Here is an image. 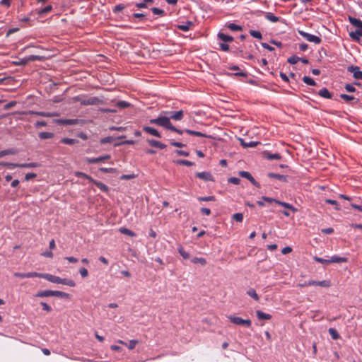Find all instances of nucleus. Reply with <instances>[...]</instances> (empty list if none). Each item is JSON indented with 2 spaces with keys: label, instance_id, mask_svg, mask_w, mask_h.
Here are the masks:
<instances>
[{
  "label": "nucleus",
  "instance_id": "9b49d317",
  "mask_svg": "<svg viewBox=\"0 0 362 362\" xmlns=\"http://www.w3.org/2000/svg\"><path fill=\"white\" fill-rule=\"evenodd\" d=\"M14 276L18 278H33L38 277L39 274L37 272H32L28 273H21V272H15L13 274Z\"/></svg>",
  "mask_w": 362,
  "mask_h": 362
},
{
  "label": "nucleus",
  "instance_id": "72a5a7b5",
  "mask_svg": "<svg viewBox=\"0 0 362 362\" xmlns=\"http://www.w3.org/2000/svg\"><path fill=\"white\" fill-rule=\"evenodd\" d=\"M185 132L190 135L192 136H203V137H207V136L204 134H202L199 132H196L190 129H185Z\"/></svg>",
  "mask_w": 362,
  "mask_h": 362
},
{
  "label": "nucleus",
  "instance_id": "a18cd8bd",
  "mask_svg": "<svg viewBox=\"0 0 362 362\" xmlns=\"http://www.w3.org/2000/svg\"><path fill=\"white\" fill-rule=\"evenodd\" d=\"M325 202L329 204H332L334 206L336 210H339L340 207L339 206L338 202L336 200L327 199L325 200Z\"/></svg>",
  "mask_w": 362,
  "mask_h": 362
},
{
  "label": "nucleus",
  "instance_id": "20e7f679",
  "mask_svg": "<svg viewBox=\"0 0 362 362\" xmlns=\"http://www.w3.org/2000/svg\"><path fill=\"white\" fill-rule=\"evenodd\" d=\"M262 199L264 201H267L268 202H275L277 204L282 206L286 209H290L294 212L297 211V209L295 207H293L291 204L286 203V202H281V201H279V200H276L274 199H272V198H269V197H263Z\"/></svg>",
  "mask_w": 362,
  "mask_h": 362
},
{
  "label": "nucleus",
  "instance_id": "412c9836",
  "mask_svg": "<svg viewBox=\"0 0 362 362\" xmlns=\"http://www.w3.org/2000/svg\"><path fill=\"white\" fill-rule=\"evenodd\" d=\"M40 164L38 163H28L18 164V168H33L40 167Z\"/></svg>",
  "mask_w": 362,
  "mask_h": 362
},
{
  "label": "nucleus",
  "instance_id": "6ab92c4d",
  "mask_svg": "<svg viewBox=\"0 0 362 362\" xmlns=\"http://www.w3.org/2000/svg\"><path fill=\"white\" fill-rule=\"evenodd\" d=\"M256 314L259 320H269L272 318L270 314L263 313L260 310H257Z\"/></svg>",
  "mask_w": 362,
  "mask_h": 362
},
{
  "label": "nucleus",
  "instance_id": "ddd939ff",
  "mask_svg": "<svg viewBox=\"0 0 362 362\" xmlns=\"http://www.w3.org/2000/svg\"><path fill=\"white\" fill-rule=\"evenodd\" d=\"M168 113L170 115V119L171 118L176 121L182 120L184 117L183 110H179V111H176V112H170Z\"/></svg>",
  "mask_w": 362,
  "mask_h": 362
},
{
  "label": "nucleus",
  "instance_id": "680f3d73",
  "mask_svg": "<svg viewBox=\"0 0 362 362\" xmlns=\"http://www.w3.org/2000/svg\"><path fill=\"white\" fill-rule=\"evenodd\" d=\"M240 182V180L238 177H233L228 179V182L233 183L234 185H238Z\"/></svg>",
  "mask_w": 362,
  "mask_h": 362
},
{
  "label": "nucleus",
  "instance_id": "c9c22d12",
  "mask_svg": "<svg viewBox=\"0 0 362 362\" xmlns=\"http://www.w3.org/2000/svg\"><path fill=\"white\" fill-rule=\"evenodd\" d=\"M54 136V134L51 132H40L39 133V137L41 139H51Z\"/></svg>",
  "mask_w": 362,
  "mask_h": 362
},
{
  "label": "nucleus",
  "instance_id": "de8ad7c7",
  "mask_svg": "<svg viewBox=\"0 0 362 362\" xmlns=\"http://www.w3.org/2000/svg\"><path fill=\"white\" fill-rule=\"evenodd\" d=\"M300 58L297 56H292L288 59V62L291 64H295L298 61H300Z\"/></svg>",
  "mask_w": 362,
  "mask_h": 362
},
{
  "label": "nucleus",
  "instance_id": "c756f323",
  "mask_svg": "<svg viewBox=\"0 0 362 362\" xmlns=\"http://www.w3.org/2000/svg\"><path fill=\"white\" fill-rule=\"evenodd\" d=\"M193 25L192 22L187 21L185 25H177V28L182 31H187L189 30L190 27Z\"/></svg>",
  "mask_w": 362,
  "mask_h": 362
},
{
  "label": "nucleus",
  "instance_id": "09e8293b",
  "mask_svg": "<svg viewBox=\"0 0 362 362\" xmlns=\"http://www.w3.org/2000/svg\"><path fill=\"white\" fill-rule=\"evenodd\" d=\"M139 343V341L138 340H136V339H132V340H130L129 344H127V346L129 349H134L135 348V346L136 344Z\"/></svg>",
  "mask_w": 362,
  "mask_h": 362
},
{
  "label": "nucleus",
  "instance_id": "0e129e2a",
  "mask_svg": "<svg viewBox=\"0 0 362 362\" xmlns=\"http://www.w3.org/2000/svg\"><path fill=\"white\" fill-rule=\"evenodd\" d=\"M199 199L201 201H204V202L214 201L215 197L214 196H209V197H199Z\"/></svg>",
  "mask_w": 362,
  "mask_h": 362
},
{
  "label": "nucleus",
  "instance_id": "13d9d810",
  "mask_svg": "<svg viewBox=\"0 0 362 362\" xmlns=\"http://www.w3.org/2000/svg\"><path fill=\"white\" fill-rule=\"evenodd\" d=\"M40 305L42 306V309L47 312H51L52 310V308L51 307L46 303L45 302H41L40 303Z\"/></svg>",
  "mask_w": 362,
  "mask_h": 362
},
{
  "label": "nucleus",
  "instance_id": "9d476101",
  "mask_svg": "<svg viewBox=\"0 0 362 362\" xmlns=\"http://www.w3.org/2000/svg\"><path fill=\"white\" fill-rule=\"evenodd\" d=\"M196 176L204 181H214V177L209 172L197 173Z\"/></svg>",
  "mask_w": 362,
  "mask_h": 362
},
{
  "label": "nucleus",
  "instance_id": "f704fd0d",
  "mask_svg": "<svg viewBox=\"0 0 362 362\" xmlns=\"http://www.w3.org/2000/svg\"><path fill=\"white\" fill-rule=\"evenodd\" d=\"M328 332L333 339L336 340L340 337L338 332L334 328H329Z\"/></svg>",
  "mask_w": 362,
  "mask_h": 362
},
{
  "label": "nucleus",
  "instance_id": "6e6552de",
  "mask_svg": "<svg viewBox=\"0 0 362 362\" xmlns=\"http://www.w3.org/2000/svg\"><path fill=\"white\" fill-rule=\"evenodd\" d=\"M102 103V100L97 97H92L88 99L81 100V104L83 105H98Z\"/></svg>",
  "mask_w": 362,
  "mask_h": 362
},
{
  "label": "nucleus",
  "instance_id": "f3484780",
  "mask_svg": "<svg viewBox=\"0 0 362 362\" xmlns=\"http://www.w3.org/2000/svg\"><path fill=\"white\" fill-rule=\"evenodd\" d=\"M147 142L151 146L160 149H164L167 146L165 144L154 139H148Z\"/></svg>",
  "mask_w": 362,
  "mask_h": 362
},
{
  "label": "nucleus",
  "instance_id": "423d86ee",
  "mask_svg": "<svg viewBox=\"0 0 362 362\" xmlns=\"http://www.w3.org/2000/svg\"><path fill=\"white\" fill-rule=\"evenodd\" d=\"M230 321L238 325H243L245 327H249V320H243L239 317L236 316H228V317Z\"/></svg>",
  "mask_w": 362,
  "mask_h": 362
},
{
  "label": "nucleus",
  "instance_id": "338daca9",
  "mask_svg": "<svg viewBox=\"0 0 362 362\" xmlns=\"http://www.w3.org/2000/svg\"><path fill=\"white\" fill-rule=\"evenodd\" d=\"M112 140H113L112 137H111V136H107V137L103 138V139L100 140V143H101V144L110 143V142H112Z\"/></svg>",
  "mask_w": 362,
  "mask_h": 362
},
{
  "label": "nucleus",
  "instance_id": "f8f14e48",
  "mask_svg": "<svg viewBox=\"0 0 362 362\" xmlns=\"http://www.w3.org/2000/svg\"><path fill=\"white\" fill-rule=\"evenodd\" d=\"M311 286H318L325 288H329L331 286V282L328 280L323 281H310V284Z\"/></svg>",
  "mask_w": 362,
  "mask_h": 362
},
{
  "label": "nucleus",
  "instance_id": "473e14b6",
  "mask_svg": "<svg viewBox=\"0 0 362 362\" xmlns=\"http://www.w3.org/2000/svg\"><path fill=\"white\" fill-rule=\"evenodd\" d=\"M192 262L194 264H200L202 266L206 264V259L202 257H194L192 259Z\"/></svg>",
  "mask_w": 362,
  "mask_h": 362
},
{
  "label": "nucleus",
  "instance_id": "3c124183",
  "mask_svg": "<svg viewBox=\"0 0 362 362\" xmlns=\"http://www.w3.org/2000/svg\"><path fill=\"white\" fill-rule=\"evenodd\" d=\"M314 259L319 262V263H322V264H330V259H322L321 257H314Z\"/></svg>",
  "mask_w": 362,
  "mask_h": 362
},
{
  "label": "nucleus",
  "instance_id": "4c0bfd02",
  "mask_svg": "<svg viewBox=\"0 0 362 362\" xmlns=\"http://www.w3.org/2000/svg\"><path fill=\"white\" fill-rule=\"evenodd\" d=\"M303 81L304 83H305L306 84L310 85V86H315V84H316L315 81L309 76H304L303 78Z\"/></svg>",
  "mask_w": 362,
  "mask_h": 362
},
{
  "label": "nucleus",
  "instance_id": "393cba45",
  "mask_svg": "<svg viewBox=\"0 0 362 362\" xmlns=\"http://www.w3.org/2000/svg\"><path fill=\"white\" fill-rule=\"evenodd\" d=\"M59 284L67 285L71 287H74L76 286V283L74 280L69 279H61L59 281Z\"/></svg>",
  "mask_w": 362,
  "mask_h": 362
},
{
  "label": "nucleus",
  "instance_id": "a878e982",
  "mask_svg": "<svg viewBox=\"0 0 362 362\" xmlns=\"http://www.w3.org/2000/svg\"><path fill=\"white\" fill-rule=\"evenodd\" d=\"M318 94L320 96L325 98H332V94L329 93V91L326 88H323L322 89L320 90Z\"/></svg>",
  "mask_w": 362,
  "mask_h": 362
},
{
  "label": "nucleus",
  "instance_id": "5701e85b",
  "mask_svg": "<svg viewBox=\"0 0 362 362\" xmlns=\"http://www.w3.org/2000/svg\"><path fill=\"white\" fill-rule=\"evenodd\" d=\"M18 153L17 150L9 148L0 151V158L7 155H16Z\"/></svg>",
  "mask_w": 362,
  "mask_h": 362
},
{
  "label": "nucleus",
  "instance_id": "8fccbe9b",
  "mask_svg": "<svg viewBox=\"0 0 362 362\" xmlns=\"http://www.w3.org/2000/svg\"><path fill=\"white\" fill-rule=\"evenodd\" d=\"M42 57L38 55H30L26 58L28 63L29 62L35 61V60H41Z\"/></svg>",
  "mask_w": 362,
  "mask_h": 362
},
{
  "label": "nucleus",
  "instance_id": "e2e57ef3",
  "mask_svg": "<svg viewBox=\"0 0 362 362\" xmlns=\"http://www.w3.org/2000/svg\"><path fill=\"white\" fill-rule=\"evenodd\" d=\"M52 9V6L49 5V6H47L46 7H45L44 8H42V9L39 12V13H40V14H42V13H48V12H49Z\"/></svg>",
  "mask_w": 362,
  "mask_h": 362
},
{
  "label": "nucleus",
  "instance_id": "0eeeda50",
  "mask_svg": "<svg viewBox=\"0 0 362 362\" xmlns=\"http://www.w3.org/2000/svg\"><path fill=\"white\" fill-rule=\"evenodd\" d=\"M38 274H39V276H38L39 278L45 279L52 283L59 284L60 277H59V276H54V275H52L49 274H44V273H38Z\"/></svg>",
  "mask_w": 362,
  "mask_h": 362
},
{
  "label": "nucleus",
  "instance_id": "6e6d98bb",
  "mask_svg": "<svg viewBox=\"0 0 362 362\" xmlns=\"http://www.w3.org/2000/svg\"><path fill=\"white\" fill-rule=\"evenodd\" d=\"M152 12L156 15H163L164 11L156 7L151 8Z\"/></svg>",
  "mask_w": 362,
  "mask_h": 362
},
{
  "label": "nucleus",
  "instance_id": "1a4fd4ad",
  "mask_svg": "<svg viewBox=\"0 0 362 362\" xmlns=\"http://www.w3.org/2000/svg\"><path fill=\"white\" fill-rule=\"evenodd\" d=\"M348 71L353 73V76L356 79H362V71L358 66H351L348 67Z\"/></svg>",
  "mask_w": 362,
  "mask_h": 362
},
{
  "label": "nucleus",
  "instance_id": "a211bd4d",
  "mask_svg": "<svg viewBox=\"0 0 362 362\" xmlns=\"http://www.w3.org/2000/svg\"><path fill=\"white\" fill-rule=\"evenodd\" d=\"M349 36L351 38L356 42H359L361 37H362V29H357L354 32H351L349 33Z\"/></svg>",
  "mask_w": 362,
  "mask_h": 362
},
{
  "label": "nucleus",
  "instance_id": "f257e3e1",
  "mask_svg": "<svg viewBox=\"0 0 362 362\" xmlns=\"http://www.w3.org/2000/svg\"><path fill=\"white\" fill-rule=\"evenodd\" d=\"M49 296H56V297H59V298H68L69 297V295L63 291H51V290L40 291L35 294V297H37V298H44V297H49Z\"/></svg>",
  "mask_w": 362,
  "mask_h": 362
},
{
  "label": "nucleus",
  "instance_id": "2eb2a0df",
  "mask_svg": "<svg viewBox=\"0 0 362 362\" xmlns=\"http://www.w3.org/2000/svg\"><path fill=\"white\" fill-rule=\"evenodd\" d=\"M262 157L269 160H280L281 156L279 153H269V152L264 151L262 153Z\"/></svg>",
  "mask_w": 362,
  "mask_h": 362
},
{
  "label": "nucleus",
  "instance_id": "774afa93",
  "mask_svg": "<svg viewBox=\"0 0 362 362\" xmlns=\"http://www.w3.org/2000/svg\"><path fill=\"white\" fill-rule=\"evenodd\" d=\"M345 89L348 91V92H350V93H353V92H355L356 90V88L351 84H346L345 86Z\"/></svg>",
  "mask_w": 362,
  "mask_h": 362
},
{
  "label": "nucleus",
  "instance_id": "bb28decb",
  "mask_svg": "<svg viewBox=\"0 0 362 362\" xmlns=\"http://www.w3.org/2000/svg\"><path fill=\"white\" fill-rule=\"evenodd\" d=\"M218 37L222 40L223 42H232L233 40V37L230 35H227L226 34H223L222 33H219L218 34Z\"/></svg>",
  "mask_w": 362,
  "mask_h": 362
},
{
  "label": "nucleus",
  "instance_id": "2f4dec72",
  "mask_svg": "<svg viewBox=\"0 0 362 362\" xmlns=\"http://www.w3.org/2000/svg\"><path fill=\"white\" fill-rule=\"evenodd\" d=\"M61 142L64 144L67 145H74L76 143H78V140L74 139H69V138H64L61 140Z\"/></svg>",
  "mask_w": 362,
  "mask_h": 362
},
{
  "label": "nucleus",
  "instance_id": "49530a36",
  "mask_svg": "<svg viewBox=\"0 0 362 362\" xmlns=\"http://www.w3.org/2000/svg\"><path fill=\"white\" fill-rule=\"evenodd\" d=\"M233 218L238 222H242L243 219V215L241 213H236L233 215Z\"/></svg>",
  "mask_w": 362,
  "mask_h": 362
},
{
  "label": "nucleus",
  "instance_id": "79ce46f5",
  "mask_svg": "<svg viewBox=\"0 0 362 362\" xmlns=\"http://www.w3.org/2000/svg\"><path fill=\"white\" fill-rule=\"evenodd\" d=\"M0 165L13 168H18V163L0 162Z\"/></svg>",
  "mask_w": 362,
  "mask_h": 362
},
{
  "label": "nucleus",
  "instance_id": "39448f33",
  "mask_svg": "<svg viewBox=\"0 0 362 362\" xmlns=\"http://www.w3.org/2000/svg\"><path fill=\"white\" fill-rule=\"evenodd\" d=\"M20 114L22 115H28V114H34L36 115L45 117H54L59 116L57 112H37V111H28V112H21Z\"/></svg>",
  "mask_w": 362,
  "mask_h": 362
},
{
  "label": "nucleus",
  "instance_id": "58836bf2",
  "mask_svg": "<svg viewBox=\"0 0 362 362\" xmlns=\"http://www.w3.org/2000/svg\"><path fill=\"white\" fill-rule=\"evenodd\" d=\"M228 28H229L232 31H237V30H241L242 28L241 26L236 25L235 23H228L227 25Z\"/></svg>",
  "mask_w": 362,
  "mask_h": 362
},
{
  "label": "nucleus",
  "instance_id": "603ef678",
  "mask_svg": "<svg viewBox=\"0 0 362 362\" xmlns=\"http://www.w3.org/2000/svg\"><path fill=\"white\" fill-rule=\"evenodd\" d=\"M250 35H252V37L257 38V39L262 38V34L259 31L250 30Z\"/></svg>",
  "mask_w": 362,
  "mask_h": 362
},
{
  "label": "nucleus",
  "instance_id": "ea45409f",
  "mask_svg": "<svg viewBox=\"0 0 362 362\" xmlns=\"http://www.w3.org/2000/svg\"><path fill=\"white\" fill-rule=\"evenodd\" d=\"M178 252L180 254V255L184 258V259H189V254L188 252H187L182 247H180L178 248Z\"/></svg>",
  "mask_w": 362,
  "mask_h": 362
},
{
  "label": "nucleus",
  "instance_id": "c85d7f7f",
  "mask_svg": "<svg viewBox=\"0 0 362 362\" xmlns=\"http://www.w3.org/2000/svg\"><path fill=\"white\" fill-rule=\"evenodd\" d=\"M119 231L121 233H122V234H124V235H129V236H131V237H135L136 236L135 233H134L131 230H129L128 228H124V227L120 228L119 229Z\"/></svg>",
  "mask_w": 362,
  "mask_h": 362
},
{
  "label": "nucleus",
  "instance_id": "864d4df0",
  "mask_svg": "<svg viewBox=\"0 0 362 362\" xmlns=\"http://www.w3.org/2000/svg\"><path fill=\"white\" fill-rule=\"evenodd\" d=\"M340 97L342 99H344V100H346V102H349L351 100H354V96H351V95H346V94H341Z\"/></svg>",
  "mask_w": 362,
  "mask_h": 362
},
{
  "label": "nucleus",
  "instance_id": "7ed1b4c3",
  "mask_svg": "<svg viewBox=\"0 0 362 362\" xmlns=\"http://www.w3.org/2000/svg\"><path fill=\"white\" fill-rule=\"evenodd\" d=\"M298 33L308 42H313L317 45L321 42V39L318 36L308 33L303 30H299Z\"/></svg>",
  "mask_w": 362,
  "mask_h": 362
},
{
  "label": "nucleus",
  "instance_id": "052dcab7",
  "mask_svg": "<svg viewBox=\"0 0 362 362\" xmlns=\"http://www.w3.org/2000/svg\"><path fill=\"white\" fill-rule=\"evenodd\" d=\"M16 101H11L7 104H6L4 107V110H9L11 107H14L16 105Z\"/></svg>",
  "mask_w": 362,
  "mask_h": 362
},
{
  "label": "nucleus",
  "instance_id": "69168bd1",
  "mask_svg": "<svg viewBox=\"0 0 362 362\" xmlns=\"http://www.w3.org/2000/svg\"><path fill=\"white\" fill-rule=\"evenodd\" d=\"M136 177V175H134V174H131V175H123L121 176L120 179L121 180H131V179H133Z\"/></svg>",
  "mask_w": 362,
  "mask_h": 362
},
{
  "label": "nucleus",
  "instance_id": "4d7b16f0",
  "mask_svg": "<svg viewBox=\"0 0 362 362\" xmlns=\"http://www.w3.org/2000/svg\"><path fill=\"white\" fill-rule=\"evenodd\" d=\"M79 273H80L81 276L83 278H86V277H87V276H88V270H87L86 268H84V267L81 268V269H79Z\"/></svg>",
  "mask_w": 362,
  "mask_h": 362
},
{
  "label": "nucleus",
  "instance_id": "5fc2aeb1",
  "mask_svg": "<svg viewBox=\"0 0 362 362\" xmlns=\"http://www.w3.org/2000/svg\"><path fill=\"white\" fill-rule=\"evenodd\" d=\"M117 106L120 108H125L129 106V103L126 101H119Z\"/></svg>",
  "mask_w": 362,
  "mask_h": 362
},
{
  "label": "nucleus",
  "instance_id": "f03ea898",
  "mask_svg": "<svg viewBox=\"0 0 362 362\" xmlns=\"http://www.w3.org/2000/svg\"><path fill=\"white\" fill-rule=\"evenodd\" d=\"M149 122L152 124H156L168 129H173L170 117L165 116H160L158 118L151 119L149 120Z\"/></svg>",
  "mask_w": 362,
  "mask_h": 362
},
{
  "label": "nucleus",
  "instance_id": "c03bdc74",
  "mask_svg": "<svg viewBox=\"0 0 362 362\" xmlns=\"http://www.w3.org/2000/svg\"><path fill=\"white\" fill-rule=\"evenodd\" d=\"M100 170L103 173H115L117 172V170L115 168H100Z\"/></svg>",
  "mask_w": 362,
  "mask_h": 362
},
{
  "label": "nucleus",
  "instance_id": "cd10ccee",
  "mask_svg": "<svg viewBox=\"0 0 362 362\" xmlns=\"http://www.w3.org/2000/svg\"><path fill=\"white\" fill-rule=\"evenodd\" d=\"M348 261L346 257H340L337 256H333L330 259V263H341V262H346Z\"/></svg>",
  "mask_w": 362,
  "mask_h": 362
},
{
  "label": "nucleus",
  "instance_id": "4be33fe9",
  "mask_svg": "<svg viewBox=\"0 0 362 362\" xmlns=\"http://www.w3.org/2000/svg\"><path fill=\"white\" fill-rule=\"evenodd\" d=\"M57 122L63 125H73L77 124V119H64L57 120Z\"/></svg>",
  "mask_w": 362,
  "mask_h": 362
},
{
  "label": "nucleus",
  "instance_id": "b1692460",
  "mask_svg": "<svg viewBox=\"0 0 362 362\" xmlns=\"http://www.w3.org/2000/svg\"><path fill=\"white\" fill-rule=\"evenodd\" d=\"M269 177H271V178H275V179H277L281 182H286V176L284 175H280V174H276V173H269Z\"/></svg>",
  "mask_w": 362,
  "mask_h": 362
},
{
  "label": "nucleus",
  "instance_id": "bf43d9fd",
  "mask_svg": "<svg viewBox=\"0 0 362 362\" xmlns=\"http://www.w3.org/2000/svg\"><path fill=\"white\" fill-rule=\"evenodd\" d=\"M37 175L34 173H27L25 176V180L26 181H28L31 179H33L35 177H36Z\"/></svg>",
  "mask_w": 362,
  "mask_h": 362
},
{
  "label": "nucleus",
  "instance_id": "aec40b11",
  "mask_svg": "<svg viewBox=\"0 0 362 362\" xmlns=\"http://www.w3.org/2000/svg\"><path fill=\"white\" fill-rule=\"evenodd\" d=\"M349 21L358 29H362V21L360 19L349 16Z\"/></svg>",
  "mask_w": 362,
  "mask_h": 362
},
{
  "label": "nucleus",
  "instance_id": "dca6fc26",
  "mask_svg": "<svg viewBox=\"0 0 362 362\" xmlns=\"http://www.w3.org/2000/svg\"><path fill=\"white\" fill-rule=\"evenodd\" d=\"M110 155H105L104 156H100L98 158H87L86 161L88 163H98L100 162H103L105 160L110 159Z\"/></svg>",
  "mask_w": 362,
  "mask_h": 362
},
{
  "label": "nucleus",
  "instance_id": "a19ab883",
  "mask_svg": "<svg viewBox=\"0 0 362 362\" xmlns=\"http://www.w3.org/2000/svg\"><path fill=\"white\" fill-rule=\"evenodd\" d=\"M176 163L182 165H187V166H192L194 165V163L187 160H177L176 161Z\"/></svg>",
  "mask_w": 362,
  "mask_h": 362
},
{
  "label": "nucleus",
  "instance_id": "37998d69",
  "mask_svg": "<svg viewBox=\"0 0 362 362\" xmlns=\"http://www.w3.org/2000/svg\"><path fill=\"white\" fill-rule=\"evenodd\" d=\"M27 64H28V62H27L26 58L20 59L18 61L13 62V64H14L16 66H25Z\"/></svg>",
  "mask_w": 362,
  "mask_h": 362
},
{
  "label": "nucleus",
  "instance_id": "7c9ffc66",
  "mask_svg": "<svg viewBox=\"0 0 362 362\" xmlns=\"http://www.w3.org/2000/svg\"><path fill=\"white\" fill-rule=\"evenodd\" d=\"M266 18L271 21V22H273V23H276L279 21V18L274 16L273 13H267L265 16Z\"/></svg>",
  "mask_w": 362,
  "mask_h": 362
},
{
  "label": "nucleus",
  "instance_id": "4468645a",
  "mask_svg": "<svg viewBox=\"0 0 362 362\" xmlns=\"http://www.w3.org/2000/svg\"><path fill=\"white\" fill-rule=\"evenodd\" d=\"M143 130L144 132H146V133L152 135V136H154L156 137H158V138H160L161 137V135L158 132L157 129L153 128V127H148V126H144L143 127Z\"/></svg>",
  "mask_w": 362,
  "mask_h": 362
},
{
  "label": "nucleus",
  "instance_id": "e433bc0d",
  "mask_svg": "<svg viewBox=\"0 0 362 362\" xmlns=\"http://www.w3.org/2000/svg\"><path fill=\"white\" fill-rule=\"evenodd\" d=\"M95 185L97 186L101 191L107 192L108 191V187L101 182H95Z\"/></svg>",
  "mask_w": 362,
  "mask_h": 362
}]
</instances>
